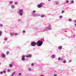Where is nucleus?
<instances>
[{"label": "nucleus", "instance_id": "obj_1", "mask_svg": "<svg viewBox=\"0 0 76 76\" xmlns=\"http://www.w3.org/2000/svg\"><path fill=\"white\" fill-rule=\"evenodd\" d=\"M43 44V42L42 41L38 40L37 42H31V45L32 47H35L36 45L38 47H41Z\"/></svg>", "mask_w": 76, "mask_h": 76}, {"label": "nucleus", "instance_id": "obj_2", "mask_svg": "<svg viewBox=\"0 0 76 76\" xmlns=\"http://www.w3.org/2000/svg\"><path fill=\"white\" fill-rule=\"evenodd\" d=\"M52 26H51V25L49 24L48 25V26L47 27L45 28L43 30H41V32H47L48 31H50L51 30H52Z\"/></svg>", "mask_w": 76, "mask_h": 76}, {"label": "nucleus", "instance_id": "obj_3", "mask_svg": "<svg viewBox=\"0 0 76 76\" xmlns=\"http://www.w3.org/2000/svg\"><path fill=\"white\" fill-rule=\"evenodd\" d=\"M23 10L22 9H21L19 10L18 13L19 14L20 16H22L23 15Z\"/></svg>", "mask_w": 76, "mask_h": 76}, {"label": "nucleus", "instance_id": "obj_4", "mask_svg": "<svg viewBox=\"0 0 76 76\" xmlns=\"http://www.w3.org/2000/svg\"><path fill=\"white\" fill-rule=\"evenodd\" d=\"M42 5H43V3H41L37 5V7L38 8H41V7H42Z\"/></svg>", "mask_w": 76, "mask_h": 76}, {"label": "nucleus", "instance_id": "obj_5", "mask_svg": "<svg viewBox=\"0 0 76 76\" xmlns=\"http://www.w3.org/2000/svg\"><path fill=\"white\" fill-rule=\"evenodd\" d=\"M22 60H23V61H25V56H22Z\"/></svg>", "mask_w": 76, "mask_h": 76}, {"label": "nucleus", "instance_id": "obj_6", "mask_svg": "<svg viewBox=\"0 0 76 76\" xmlns=\"http://www.w3.org/2000/svg\"><path fill=\"white\" fill-rule=\"evenodd\" d=\"M11 7L12 9H13L15 8V5H12L11 6Z\"/></svg>", "mask_w": 76, "mask_h": 76}, {"label": "nucleus", "instance_id": "obj_7", "mask_svg": "<svg viewBox=\"0 0 76 76\" xmlns=\"http://www.w3.org/2000/svg\"><path fill=\"white\" fill-rule=\"evenodd\" d=\"M10 34L11 37H13V36H14V34H13V33L12 32H10Z\"/></svg>", "mask_w": 76, "mask_h": 76}, {"label": "nucleus", "instance_id": "obj_8", "mask_svg": "<svg viewBox=\"0 0 76 76\" xmlns=\"http://www.w3.org/2000/svg\"><path fill=\"white\" fill-rule=\"evenodd\" d=\"M31 55H28L26 56V57H27V58H28V57H31Z\"/></svg>", "mask_w": 76, "mask_h": 76}, {"label": "nucleus", "instance_id": "obj_9", "mask_svg": "<svg viewBox=\"0 0 76 76\" xmlns=\"http://www.w3.org/2000/svg\"><path fill=\"white\" fill-rule=\"evenodd\" d=\"M4 41H7V38H5L4 39Z\"/></svg>", "mask_w": 76, "mask_h": 76}, {"label": "nucleus", "instance_id": "obj_10", "mask_svg": "<svg viewBox=\"0 0 76 76\" xmlns=\"http://www.w3.org/2000/svg\"><path fill=\"white\" fill-rule=\"evenodd\" d=\"M2 56L3 58H4L5 57V55H4V54H3L2 55Z\"/></svg>", "mask_w": 76, "mask_h": 76}, {"label": "nucleus", "instance_id": "obj_11", "mask_svg": "<svg viewBox=\"0 0 76 76\" xmlns=\"http://www.w3.org/2000/svg\"><path fill=\"white\" fill-rule=\"evenodd\" d=\"M68 20L69 21V22H71V21H72V19H69Z\"/></svg>", "mask_w": 76, "mask_h": 76}, {"label": "nucleus", "instance_id": "obj_12", "mask_svg": "<svg viewBox=\"0 0 76 76\" xmlns=\"http://www.w3.org/2000/svg\"><path fill=\"white\" fill-rule=\"evenodd\" d=\"M15 73H16V72H13V74H12L11 75V76H13V75H15Z\"/></svg>", "mask_w": 76, "mask_h": 76}, {"label": "nucleus", "instance_id": "obj_13", "mask_svg": "<svg viewBox=\"0 0 76 76\" xmlns=\"http://www.w3.org/2000/svg\"><path fill=\"white\" fill-rule=\"evenodd\" d=\"M56 4H57V5H58V4H59V2H56Z\"/></svg>", "mask_w": 76, "mask_h": 76}, {"label": "nucleus", "instance_id": "obj_14", "mask_svg": "<svg viewBox=\"0 0 76 76\" xmlns=\"http://www.w3.org/2000/svg\"><path fill=\"white\" fill-rule=\"evenodd\" d=\"M52 58H55V55H52Z\"/></svg>", "mask_w": 76, "mask_h": 76}, {"label": "nucleus", "instance_id": "obj_15", "mask_svg": "<svg viewBox=\"0 0 76 76\" xmlns=\"http://www.w3.org/2000/svg\"><path fill=\"white\" fill-rule=\"evenodd\" d=\"M71 3H72V4H73L74 3V1L73 0H72L71 1Z\"/></svg>", "mask_w": 76, "mask_h": 76}, {"label": "nucleus", "instance_id": "obj_16", "mask_svg": "<svg viewBox=\"0 0 76 76\" xmlns=\"http://www.w3.org/2000/svg\"><path fill=\"white\" fill-rule=\"evenodd\" d=\"M18 4V2H15V5H17Z\"/></svg>", "mask_w": 76, "mask_h": 76}, {"label": "nucleus", "instance_id": "obj_17", "mask_svg": "<svg viewBox=\"0 0 76 76\" xmlns=\"http://www.w3.org/2000/svg\"><path fill=\"white\" fill-rule=\"evenodd\" d=\"M13 2L12 1H10V4H13Z\"/></svg>", "mask_w": 76, "mask_h": 76}, {"label": "nucleus", "instance_id": "obj_18", "mask_svg": "<svg viewBox=\"0 0 76 76\" xmlns=\"http://www.w3.org/2000/svg\"><path fill=\"white\" fill-rule=\"evenodd\" d=\"M59 18L60 19H62V18H63V16H62V15H60V16H59Z\"/></svg>", "mask_w": 76, "mask_h": 76}, {"label": "nucleus", "instance_id": "obj_19", "mask_svg": "<svg viewBox=\"0 0 76 76\" xmlns=\"http://www.w3.org/2000/svg\"><path fill=\"white\" fill-rule=\"evenodd\" d=\"M2 34V32L1 31H0V36H1Z\"/></svg>", "mask_w": 76, "mask_h": 76}, {"label": "nucleus", "instance_id": "obj_20", "mask_svg": "<svg viewBox=\"0 0 76 76\" xmlns=\"http://www.w3.org/2000/svg\"><path fill=\"white\" fill-rule=\"evenodd\" d=\"M41 18H44L45 17V15H42L41 16Z\"/></svg>", "mask_w": 76, "mask_h": 76}, {"label": "nucleus", "instance_id": "obj_21", "mask_svg": "<svg viewBox=\"0 0 76 76\" xmlns=\"http://www.w3.org/2000/svg\"><path fill=\"white\" fill-rule=\"evenodd\" d=\"M66 3H69V1L68 0H66Z\"/></svg>", "mask_w": 76, "mask_h": 76}, {"label": "nucleus", "instance_id": "obj_22", "mask_svg": "<svg viewBox=\"0 0 76 76\" xmlns=\"http://www.w3.org/2000/svg\"><path fill=\"white\" fill-rule=\"evenodd\" d=\"M12 65H13V64H10V67H12Z\"/></svg>", "mask_w": 76, "mask_h": 76}, {"label": "nucleus", "instance_id": "obj_23", "mask_svg": "<svg viewBox=\"0 0 76 76\" xmlns=\"http://www.w3.org/2000/svg\"><path fill=\"white\" fill-rule=\"evenodd\" d=\"M0 26L1 27H3V24H0Z\"/></svg>", "mask_w": 76, "mask_h": 76}, {"label": "nucleus", "instance_id": "obj_24", "mask_svg": "<svg viewBox=\"0 0 76 76\" xmlns=\"http://www.w3.org/2000/svg\"><path fill=\"white\" fill-rule=\"evenodd\" d=\"M64 13V10H63L61 12V13Z\"/></svg>", "mask_w": 76, "mask_h": 76}, {"label": "nucleus", "instance_id": "obj_25", "mask_svg": "<svg viewBox=\"0 0 76 76\" xmlns=\"http://www.w3.org/2000/svg\"><path fill=\"white\" fill-rule=\"evenodd\" d=\"M28 71H30L31 70V68H28Z\"/></svg>", "mask_w": 76, "mask_h": 76}, {"label": "nucleus", "instance_id": "obj_26", "mask_svg": "<svg viewBox=\"0 0 76 76\" xmlns=\"http://www.w3.org/2000/svg\"><path fill=\"white\" fill-rule=\"evenodd\" d=\"M25 31L23 30V34L25 33Z\"/></svg>", "mask_w": 76, "mask_h": 76}, {"label": "nucleus", "instance_id": "obj_27", "mask_svg": "<svg viewBox=\"0 0 76 76\" xmlns=\"http://www.w3.org/2000/svg\"><path fill=\"white\" fill-rule=\"evenodd\" d=\"M35 12H36V11L35 10H33L32 11V12L33 13H35Z\"/></svg>", "mask_w": 76, "mask_h": 76}, {"label": "nucleus", "instance_id": "obj_28", "mask_svg": "<svg viewBox=\"0 0 76 76\" xmlns=\"http://www.w3.org/2000/svg\"><path fill=\"white\" fill-rule=\"evenodd\" d=\"M63 63H66V61H64Z\"/></svg>", "mask_w": 76, "mask_h": 76}, {"label": "nucleus", "instance_id": "obj_29", "mask_svg": "<svg viewBox=\"0 0 76 76\" xmlns=\"http://www.w3.org/2000/svg\"><path fill=\"white\" fill-rule=\"evenodd\" d=\"M58 48H62V46H59Z\"/></svg>", "mask_w": 76, "mask_h": 76}, {"label": "nucleus", "instance_id": "obj_30", "mask_svg": "<svg viewBox=\"0 0 76 76\" xmlns=\"http://www.w3.org/2000/svg\"><path fill=\"white\" fill-rule=\"evenodd\" d=\"M19 76H21V75H22V74H21V73H19Z\"/></svg>", "mask_w": 76, "mask_h": 76}, {"label": "nucleus", "instance_id": "obj_31", "mask_svg": "<svg viewBox=\"0 0 76 76\" xmlns=\"http://www.w3.org/2000/svg\"><path fill=\"white\" fill-rule=\"evenodd\" d=\"M6 54H9V52L7 51L6 53Z\"/></svg>", "mask_w": 76, "mask_h": 76}, {"label": "nucleus", "instance_id": "obj_32", "mask_svg": "<svg viewBox=\"0 0 76 76\" xmlns=\"http://www.w3.org/2000/svg\"><path fill=\"white\" fill-rule=\"evenodd\" d=\"M41 40L43 41L44 40V38L42 39Z\"/></svg>", "mask_w": 76, "mask_h": 76}, {"label": "nucleus", "instance_id": "obj_33", "mask_svg": "<svg viewBox=\"0 0 76 76\" xmlns=\"http://www.w3.org/2000/svg\"><path fill=\"white\" fill-rule=\"evenodd\" d=\"M73 38H75V34H74L73 35Z\"/></svg>", "mask_w": 76, "mask_h": 76}, {"label": "nucleus", "instance_id": "obj_34", "mask_svg": "<svg viewBox=\"0 0 76 76\" xmlns=\"http://www.w3.org/2000/svg\"><path fill=\"white\" fill-rule=\"evenodd\" d=\"M61 60V58H58V60Z\"/></svg>", "mask_w": 76, "mask_h": 76}, {"label": "nucleus", "instance_id": "obj_35", "mask_svg": "<svg viewBox=\"0 0 76 76\" xmlns=\"http://www.w3.org/2000/svg\"><path fill=\"white\" fill-rule=\"evenodd\" d=\"M3 72L4 73H6V72L5 71H3Z\"/></svg>", "mask_w": 76, "mask_h": 76}, {"label": "nucleus", "instance_id": "obj_36", "mask_svg": "<svg viewBox=\"0 0 76 76\" xmlns=\"http://www.w3.org/2000/svg\"><path fill=\"white\" fill-rule=\"evenodd\" d=\"M18 35V34H17V33H15V36H16V35Z\"/></svg>", "mask_w": 76, "mask_h": 76}, {"label": "nucleus", "instance_id": "obj_37", "mask_svg": "<svg viewBox=\"0 0 76 76\" xmlns=\"http://www.w3.org/2000/svg\"><path fill=\"white\" fill-rule=\"evenodd\" d=\"M7 71L8 72H10V70L9 69H8Z\"/></svg>", "mask_w": 76, "mask_h": 76}, {"label": "nucleus", "instance_id": "obj_38", "mask_svg": "<svg viewBox=\"0 0 76 76\" xmlns=\"http://www.w3.org/2000/svg\"><path fill=\"white\" fill-rule=\"evenodd\" d=\"M75 23H76V20H75L74 21Z\"/></svg>", "mask_w": 76, "mask_h": 76}, {"label": "nucleus", "instance_id": "obj_39", "mask_svg": "<svg viewBox=\"0 0 76 76\" xmlns=\"http://www.w3.org/2000/svg\"><path fill=\"white\" fill-rule=\"evenodd\" d=\"M31 66H34V64H33V63L31 64Z\"/></svg>", "mask_w": 76, "mask_h": 76}, {"label": "nucleus", "instance_id": "obj_40", "mask_svg": "<svg viewBox=\"0 0 76 76\" xmlns=\"http://www.w3.org/2000/svg\"><path fill=\"white\" fill-rule=\"evenodd\" d=\"M0 74H1V75L3 74V72H1L0 73Z\"/></svg>", "mask_w": 76, "mask_h": 76}, {"label": "nucleus", "instance_id": "obj_41", "mask_svg": "<svg viewBox=\"0 0 76 76\" xmlns=\"http://www.w3.org/2000/svg\"><path fill=\"white\" fill-rule=\"evenodd\" d=\"M58 48L59 50H61V48Z\"/></svg>", "mask_w": 76, "mask_h": 76}, {"label": "nucleus", "instance_id": "obj_42", "mask_svg": "<svg viewBox=\"0 0 76 76\" xmlns=\"http://www.w3.org/2000/svg\"><path fill=\"white\" fill-rule=\"evenodd\" d=\"M63 60V58H61V60Z\"/></svg>", "mask_w": 76, "mask_h": 76}, {"label": "nucleus", "instance_id": "obj_43", "mask_svg": "<svg viewBox=\"0 0 76 76\" xmlns=\"http://www.w3.org/2000/svg\"><path fill=\"white\" fill-rule=\"evenodd\" d=\"M54 76H57V75L56 74H54Z\"/></svg>", "mask_w": 76, "mask_h": 76}, {"label": "nucleus", "instance_id": "obj_44", "mask_svg": "<svg viewBox=\"0 0 76 76\" xmlns=\"http://www.w3.org/2000/svg\"><path fill=\"white\" fill-rule=\"evenodd\" d=\"M33 16H35V14H33Z\"/></svg>", "mask_w": 76, "mask_h": 76}, {"label": "nucleus", "instance_id": "obj_45", "mask_svg": "<svg viewBox=\"0 0 76 76\" xmlns=\"http://www.w3.org/2000/svg\"><path fill=\"white\" fill-rule=\"evenodd\" d=\"M75 26H76V23L75 24Z\"/></svg>", "mask_w": 76, "mask_h": 76}, {"label": "nucleus", "instance_id": "obj_46", "mask_svg": "<svg viewBox=\"0 0 76 76\" xmlns=\"http://www.w3.org/2000/svg\"><path fill=\"white\" fill-rule=\"evenodd\" d=\"M48 1H51V0H48Z\"/></svg>", "mask_w": 76, "mask_h": 76}, {"label": "nucleus", "instance_id": "obj_47", "mask_svg": "<svg viewBox=\"0 0 76 76\" xmlns=\"http://www.w3.org/2000/svg\"><path fill=\"white\" fill-rule=\"evenodd\" d=\"M71 61H72V60H70V61H69V62H71Z\"/></svg>", "mask_w": 76, "mask_h": 76}, {"label": "nucleus", "instance_id": "obj_48", "mask_svg": "<svg viewBox=\"0 0 76 76\" xmlns=\"http://www.w3.org/2000/svg\"><path fill=\"white\" fill-rule=\"evenodd\" d=\"M18 48H19V47H20L18 46Z\"/></svg>", "mask_w": 76, "mask_h": 76}, {"label": "nucleus", "instance_id": "obj_49", "mask_svg": "<svg viewBox=\"0 0 76 76\" xmlns=\"http://www.w3.org/2000/svg\"><path fill=\"white\" fill-rule=\"evenodd\" d=\"M19 20H20V19H19Z\"/></svg>", "mask_w": 76, "mask_h": 76}]
</instances>
